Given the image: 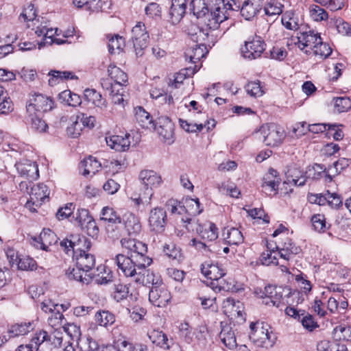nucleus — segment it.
I'll use <instances>...</instances> for the list:
<instances>
[{
  "instance_id": "nucleus-30",
  "label": "nucleus",
  "mask_w": 351,
  "mask_h": 351,
  "mask_svg": "<svg viewBox=\"0 0 351 351\" xmlns=\"http://www.w3.org/2000/svg\"><path fill=\"white\" fill-rule=\"evenodd\" d=\"M134 116L136 122L143 128L152 130L154 128V121L152 117L143 107L137 106L134 108Z\"/></svg>"
},
{
  "instance_id": "nucleus-8",
  "label": "nucleus",
  "mask_w": 351,
  "mask_h": 351,
  "mask_svg": "<svg viewBox=\"0 0 351 351\" xmlns=\"http://www.w3.org/2000/svg\"><path fill=\"white\" fill-rule=\"evenodd\" d=\"M53 101L42 94H34L29 96L26 104V112L29 114H43L53 108Z\"/></svg>"
},
{
  "instance_id": "nucleus-2",
  "label": "nucleus",
  "mask_w": 351,
  "mask_h": 351,
  "mask_svg": "<svg viewBox=\"0 0 351 351\" xmlns=\"http://www.w3.org/2000/svg\"><path fill=\"white\" fill-rule=\"evenodd\" d=\"M211 33H209L207 29L199 30V34L197 37L199 40L197 42L200 41L201 39L204 42L198 45L196 44L187 50L185 53L186 60H188L189 62L196 63L206 56L208 52L207 45L209 47H211V45H214L217 37V34Z\"/></svg>"
},
{
  "instance_id": "nucleus-43",
  "label": "nucleus",
  "mask_w": 351,
  "mask_h": 351,
  "mask_svg": "<svg viewBox=\"0 0 351 351\" xmlns=\"http://www.w3.org/2000/svg\"><path fill=\"white\" fill-rule=\"evenodd\" d=\"M80 242H84V243H85L86 237L80 234H72L69 237L63 239L60 242V246L64 249L66 253H69L70 251L73 252L75 248V245L79 244Z\"/></svg>"
},
{
  "instance_id": "nucleus-47",
  "label": "nucleus",
  "mask_w": 351,
  "mask_h": 351,
  "mask_svg": "<svg viewBox=\"0 0 351 351\" xmlns=\"http://www.w3.org/2000/svg\"><path fill=\"white\" fill-rule=\"evenodd\" d=\"M82 130V126L79 117L77 114L71 116L69 119V125L66 128L67 134L71 138H77L80 135Z\"/></svg>"
},
{
  "instance_id": "nucleus-28",
  "label": "nucleus",
  "mask_w": 351,
  "mask_h": 351,
  "mask_svg": "<svg viewBox=\"0 0 351 351\" xmlns=\"http://www.w3.org/2000/svg\"><path fill=\"white\" fill-rule=\"evenodd\" d=\"M187 0H172L169 14L173 24L178 23L186 13Z\"/></svg>"
},
{
  "instance_id": "nucleus-12",
  "label": "nucleus",
  "mask_w": 351,
  "mask_h": 351,
  "mask_svg": "<svg viewBox=\"0 0 351 351\" xmlns=\"http://www.w3.org/2000/svg\"><path fill=\"white\" fill-rule=\"evenodd\" d=\"M294 43L301 50H304L305 53H308L309 50H313L315 46L320 43L322 40L320 34L315 33L314 31L300 32V35L293 38Z\"/></svg>"
},
{
  "instance_id": "nucleus-33",
  "label": "nucleus",
  "mask_w": 351,
  "mask_h": 351,
  "mask_svg": "<svg viewBox=\"0 0 351 351\" xmlns=\"http://www.w3.org/2000/svg\"><path fill=\"white\" fill-rule=\"evenodd\" d=\"M222 236L224 241L229 245H238L243 242L244 237L242 232L237 228H225Z\"/></svg>"
},
{
  "instance_id": "nucleus-39",
  "label": "nucleus",
  "mask_w": 351,
  "mask_h": 351,
  "mask_svg": "<svg viewBox=\"0 0 351 351\" xmlns=\"http://www.w3.org/2000/svg\"><path fill=\"white\" fill-rule=\"evenodd\" d=\"M84 95L88 101L91 102L93 105L101 110H104L107 107L106 99L102 98L101 95L95 89H85Z\"/></svg>"
},
{
  "instance_id": "nucleus-55",
  "label": "nucleus",
  "mask_w": 351,
  "mask_h": 351,
  "mask_svg": "<svg viewBox=\"0 0 351 351\" xmlns=\"http://www.w3.org/2000/svg\"><path fill=\"white\" fill-rule=\"evenodd\" d=\"M101 85L104 88L110 91V95H112V101L114 104L119 105L123 104V95L122 93H119V90H117V93H114L115 87L108 80H104L101 83Z\"/></svg>"
},
{
  "instance_id": "nucleus-29",
  "label": "nucleus",
  "mask_w": 351,
  "mask_h": 351,
  "mask_svg": "<svg viewBox=\"0 0 351 351\" xmlns=\"http://www.w3.org/2000/svg\"><path fill=\"white\" fill-rule=\"evenodd\" d=\"M43 114L38 113H27L25 117L27 123L30 126L31 129L38 133L46 132L48 130V125L42 118Z\"/></svg>"
},
{
  "instance_id": "nucleus-45",
  "label": "nucleus",
  "mask_w": 351,
  "mask_h": 351,
  "mask_svg": "<svg viewBox=\"0 0 351 351\" xmlns=\"http://www.w3.org/2000/svg\"><path fill=\"white\" fill-rule=\"evenodd\" d=\"M197 71V66L195 65L194 68H186L181 70L178 73L175 74L174 80L171 83V86L175 88H179L180 85L182 84L183 81L191 75L195 74V73Z\"/></svg>"
},
{
  "instance_id": "nucleus-63",
  "label": "nucleus",
  "mask_w": 351,
  "mask_h": 351,
  "mask_svg": "<svg viewBox=\"0 0 351 351\" xmlns=\"http://www.w3.org/2000/svg\"><path fill=\"white\" fill-rule=\"evenodd\" d=\"M18 269L21 270H34L36 269V261L29 256H20L16 264Z\"/></svg>"
},
{
  "instance_id": "nucleus-32",
  "label": "nucleus",
  "mask_w": 351,
  "mask_h": 351,
  "mask_svg": "<svg viewBox=\"0 0 351 351\" xmlns=\"http://www.w3.org/2000/svg\"><path fill=\"white\" fill-rule=\"evenodd\" d=\"M306 180H318L323 176H325L326 182H331L332 180V176L329 173L328 170L326 171V168L319 164H315L312 167H308L306 171Z\"/></svg>"
},
{
  "instance_id": "nucleus-41",
  "label": "nucleus",
  "mask_w": 351,
  "mask_h": 351,
  "mask_svg": "<svg viewBox=\"0 0 351 351\" xmlns=\"http://www.w3.org/2000/svg\"><path fill=\"white\" fill-rule=\"evenodd\" d=\"M154 195V192L151 191L150 188H143L141 186L139 193L134 194L131 199L134 202L136 206L139 205H149L151 199Z\"/></svg>"
},
{
  "instance_id": "nucleus-53",
  "label": "nucleus",
  "mask_w": 351,
  "mask_h": 351,
  "mask_svg": "<svg viewBox=\"0 0 351 351\" xmlns=\"http://www.w3.org/2000/svg\"><path fill=\"white\" fill-rule=\"evenodd\" d=\"M79 348L82 351H99L100 346L96 340L90 336L82 338L79 343Z\"/></svg>"
},
{
  "instance_id": "nucleus-3",
  "label": "nucleus",
  "mask_w": 351,
  "mask_h": 351,
  "mask_svg": "<svg viewBox=\"0 0 351 351\" xmlns=\"http://www.w3.org/2000/svg\"><path fill=\"white\" fill-rule=\"evenodd\" d=\"M202 274L208 279L211 280L217 281V285L213 287V289L216 291L224 290L227 291L236 292L238 289L231 283L228 282L225 285L223 280H221L226 274L224 270L219 267L217 264H213L209 261H206L201 265Z\"/></svg>"
},
{
  "instance_id": "nucleus-59",
  "label": "nucleus",
  "mask_w": 351,
  "mask_h": 351,
  "mask_svg": "<svg viewBox=\"0 0 351 351\" xmlns=\"http://www.w3.org/2000/svg\"><path fill=\"white\" fill-rule=\"evenodd\" d=\"M73 218L82 228H84V226L93 219L89 211L85 208L78 209L73 215Z\"/></svg>"
},
{
  "instance_id": "nucleus-1",
  "label": "nucleus",
  "mask_w": 351,
  "mask_h": 351,
  "mask_svg": "<svg viewBox=\"0 0 351 351\" xmlns=\"http://www.w3.org/2000/svg\"><path fill=\"white\" fill-rule=\"evenodd\" d=\"M121 243L128 250L127 255L117 254L114 263L125 277L132 278L134 282L143 286L158 287L163 284L159 275L146 269L152 259L147 256V247L145 243L134 239H122Z\"/></svg>"
},
{
  "instance_id": "nucleus-50",
  "label": "nucleus",
  "mask_w": 351,
  "mask_h": 351,
  "mask_svg": "<svg viewBox=\"0 0 351 351\" xmlns=\"http://www.w3.org/2000/svg\"><path fill=\"white\" fill-rule=\"evenodd\" d=\"M311 223L315 230L319 232H324L330 227V224L326 221L324 215L316 214L311 217Z\"/></svg>"
},
{
  "instance_id": "nucleus-48",
  "label": "nucleus",
  "mask_w": 351,
  "mask_h": 351,
  "mask_svg": "<svg viewBox=\"0 0 351 351\" xmlns=\"http://www.w3.org/2000/svg\"><path fill=\"white\" fill-rule=\"evenodd\" d=\"M49 75L51 76L49 84L51 86L58 83V80L77 79V76L70 71H51Z\"/></svg>"
},
{
  "instance_id": "nucleus-20",
  "label": "nucleus",
  "mask_w": 351,
  "mask_h": 351,
  "mask_svg": "<svg viewBox=\"0 0 351 351\" xmlns=\"http://www.w3.org/2000/svg\"><path fill=\"white\" fill-rule=\"evenodd\" d=\"M139 180L141 181V186L143 188H150L151 191L159 187L162 180L161 176L153 170H143L140 172Z\"/></svg>"
},
{
  "instance_id": "nucleus-46",
  "label": "nucleus",
  "mask_w": 351,
  "mask_h": 351,
  "mask_svg": "<svg viewBox=\"0 0 351 351\" xmlns=\"http://www.w3.org/2000/svg\"><path fill=\"white\" fill-rule=\"evenodd\" d=\"M190 10L197 18L204 16L208 12V8L205 0H191Z\"/></svg>"
},
{
  "instance_id": "nucleus-9",
  "label": "nucleus",
  "mask_w": 351,
  "mask_h": 351,
  "mask_svg": "<svg viewBox=\"0 0 351 351\" xmlns=\"http://www.w3.org/2000/svg\"><path fill=\"white\" fill-rule=\"evenodd\" d=\"M149 36L145 24L138 22L132 29V40L137 57H141L148 45Z\"/></svg>"
},
{
  "instance_id": "nucleus-22",
  "label": "nucleus",
  "mask_w": 351,
  "mask_h": 351,
  "mask_svg": "<svg viewBox=\"0 0 351 351\" xmlns=\"http://www.w3.org/2000/svg\"><path fill=\"white\" fill-rule=\"evenodd\" d=\"M149 340L157 346L165 349L169 350L175 346L172 339H169L167 334L159 330H152L147 332Z\"/></svg>"
},
{
  "instance_id": "nucleus-17",
  "label": "nucleus",
  "mask_w": 351,
  "mask_h": 351,
  "mask_svg": "<svg viewBox=\"0 0 351 351\" xmlns=\"http://www.w3.org/2000/svg\"><path fill=\"white\" fill-rule=\"evenodd\" d=\"M222 309L223 313L231 319L240 318L244 320L243 304L239 300L228 298L223 301Z\"/></svg>"
},
{
  "instance_id": "nucleus-31",
  "label": "nucleus",
  "mask_w": 351,
  "mask_h": 351,
  "mask_svg": "<svg viewBox=\"0 0 351 351\" xmlns=\"http://www.w3.org/2000/svg\"><path fill=\"white\" fill-rule=\"evenodd\" d=\"M73 257L75 258L77 267L88 274H90V270L95 265V258L93 254L84 252L82 254L75 255Z\"/></svg>"
},
{
  "instance_id": "nucleus-62",
  "label": "nucleus",
  "mask_w": 351,
  "mask_h": 351,
  "mask_svg": "<svg viewBox=\"0 0 351 351\" xmlns=\"http://www.w3.org/2000/svg\"><path fill=\"white\" fill-rule=\"evenodd\" d=\"M311 17L315 21L326 20L328 17V13L320 6L312 5L309 8Z\"/></svg>"
},
{
  "instance_id": "nucleus-49",
  "label": "nucleus",
  "mask_w": 351,
  "mask_h": 351,
  "mask_svg": "<svg viewBox=\"0 0 351 351\" xmlns=\"http://www.w3.org/2000/svg\"><path fill=\"white\" fill-rule=\"evenodd\" d=\"M283 5L276 1H270L266 3L263 8L265 14L273 20L274 17L278 16L282 12Z\"/></svg>"
},
{
  "instance_id": "nucleus-42",
  "label": "nucleus",
  "mask_w": 351,
  "mask_h": 351,
  "mask_svg": "<svg viewBox=\"0 0 351 351\" xmlns=\"http://www.w3.org/2000/svg\"><path fill=\"white\" fill-rule=\"evenodd\" d=\"M34 329V326L33 322H22L12 325L8 329V332L10 334V337H17L25 335Z\"/></svg>"
},
{
  "instance_id": "nucleus-14",
  "label": "nucleus",
  "mask_w": 351,
  "mask_h": 351,
  "mask_svg": "<svg viewBox=\"0 0 351 351\" xmlns=\"http://www.w3.org/2000/svg\"><path fill=\"white\" fill-rule=\"evenodd\" d=\"M251 332L250 337L254 341H261V343H266V341L269 342L273 341L272 332H269V326L267 324L263 322H252L250 326Z\"/></svg>"
},
{
  "instance_id": "nucleus-37",
  "label": "nucleus",
  "mask_w": 351,
  "mask_h": 351,
  "mask_svg": "<svg viewBox=\"0 0 351 351\" xmlns=\"http://www.w3.org/2000/svg\"><path fill=\"white\" fill-rule=\"evenodd\" d=\"M328 125L329 124L315 123L307 125L306 123L303 122L297 124L296 127L293 128V131L295 133H297L301 128V131L298 134V135L300 136L304 134L306 130L314 134L322 133L328 130Z\"/></svg>"
},
{
  "instance_id": "nucleus-7",
  "label": "nucleus",
  "mask_w": 351,
  "mask_h": 351,
  "mask_svg": "<svg viewBox=\"0 0 351 351\" xmlns=\"http://www.w3.org/2000/svg\"><path fill=\"white\" fill-rule=\"evenodd\" d=\"M265 41L258 36L249 38L241 47L242 56L249 60H253L261 57L265 50Z\"/></svg>"
},
{
  "instance_id": "nucleus-23",
  "label": "nucleus",
  "mask_w": 351,
  "mask_h": 351,
  "mask_svg": "<svg viewBox=\"0 0 351 351\" xmlns=\"http://www.w3.org/2000/svg\"><path fill=\"white\" fill-rule=\"evenodd\" d=\"M265 292L266 298L270 300L272 306L280 308V310L285 307L286 302L282 297L280 287L268 285L265 287Z\"/></svg>"
},
{
  "instance_id": "nucleus-56",
  "label": "nucleus",
  "mask_w": 351,
  "mask_h": 351,
  "mask_svg": "<svg viewBox=\"0 0 351 351\" xmlns=\"http://www.w3.org/2000/svg\"><path fill=\"white\" fill-rule=\"evenodd\" d=\"M95 321L97 324L101 326H107L112 324L114 321V315L107 311L97 312L95 314Z\"/></svg>"
},
{
  "instance_id": "nucleus-64",
  "label": "nucleus",
  "mask_w": 351,
  "mask_h": 351,
  "mask_svg": "<svg viewBox=\"0 0 351 351\" xmlns=\"http://www.w3.org/2000/svg\"><path fill=\"white\" fill-rule=\"evenodd\" d=\"M245 90L252 97H260L264 93L259 80L250 82L245 86Z\"/></svg>"
},
{
  "instance_id": "nucleus-13",
  "label": "nucleus",
  "mask_w": 351,
  "mask_h": 351,
  "mask_svg": "<svg viewBox=\"0 0 351 351\" xmlns=\"http://www.w3.org/2000/svg\"><path fill=\"white\" fill-rule=\"evenodd\" d=\"M171 300L169 291L164 284L152 287L149 293V300L157 307L165 306Z\"/></svg>"
},
{
  "instance_id": "nucleus-15",
  "label": "nucleus",
  "mask_w": 351,
  "mask_h": 351,
  "mask_svg": "<svg viewBox=\"0 0 351 351\" xmlns=\"http://www.w3.org/2000/svg\"><path fill=\"white\" fill-rule=\"evenodd\" d=\"M166 223L167 213L164 209L155 208L151 210L149 224L152 231L156 233H162L165 231Z\"/></svg>"
},
{
  "instance_id": "nucleus-51",
  "label": "nucleus",
  "mask_w": 351,
  "mask_h": 351,
  "mask_svg": "<svg viewBox=\"0 0 351 351\" xmlns=\"http://www.w3.org/2000/svg\"><path fill=\"white\" fill-rule=\"evenodd\" d=\"M184 204V206L186 210L184 213H187L190 216L199 215L203 210L198 199H186Z\"/></svg>"
},
{
  "instance_id": "nucleus-58",
  "label": "nucleus",
  "mask_w": 351,
  "mask_h": 351,
  "mask_svg": "<svg viewBox=\"0 0 351 351\" xmlns=\"http://www.w3.org/2000/svg\"><path fill=\"white\" fill-rule=\"evenodd\" d=\"M335 110L338 113L348 112L351 109V100L347 97H340L334 99Z\"/></svg>"
},
{
  "instance_id": "nucleus-60",
  "label": "nucleus",
  "mask_w": 351,
  "mask_h": 351,
  "mask_svg": "<svg viewBox=\"0 0 351 351\" xmlns=\"http://www.w3.org/2000/svg\"><path fill=\"white\" fill-rule=\"evenodd\" d=\"M124 46L125 40L122 36L116 35L109 40L108 49L111 53H119Z\"/></svg>"
},
{
  "instance_id": "nucleus-11",
  "label": "nucleus",
  "mask_w": 351,
  "mask_h": 351,
  "mask_svg": "<svg viewBox=\"0 0 351 351\" xmlns=\"http://www.w3.org/2000/svg\"><path fill=\"white\" fill-rule=\"evenodd\" d=\"M308 200L311 204L319 206L328 204L332 208H338L343 204L341 197L337 193H330L329 191L322 193L308 194Z\"/></svg>"
},
{
  "instance_id": "nucleus-38",
  "label": "nucleus",
  "mask_w": 351,
  "mask_h": 351,
  "mask_svg": "<svg viewBox=\"0 0 351 351\" xmlns=\"http://www.w3.org/2000/svg\"><path fill=\"white\" fill-rule=\"evenodd\" d=\"M101 164L94 157L90 156L80 163V168L83 169V175H95L99 171Z\"/></svg>"
},
{
  "instance_id": "nucleus-10",
  "label": "nucleus",
  "mask_w": 351,
  "mask_h": 351,
  "mask_svg": "<svg viewBox=\"0 0 351 351\" xmlns=\"http://www.w3.org/2000/svg\"><path fill=\"white\" fill-rule=\"evenodd\" d=\"M49 191L45 184L39 183L34 185L31 188L30 199L26 202L25 207L32 212H36V207L40 206L44 200L49 197Z\"/></svg>"
},
{
  "instance_id": "nucleus-21",
  "label": "nucleus",
  "mask_w": 351,
  "mask_h": 351,
  "mask_svg": "<svg viewBox=\"0 0 351 351\" xmlns=\"http://www.w3.org/2000/svg\"><path fill=\"white\" fill-rule=\"evenodd\" d=\"M208 17L206 29L209 33L213 34V32L218 29L219 25L228 19L229 13L221 7H217L208 15Z\"/></svg>"
},
{
  "instance_id": "nucleus-25",
  "label": "nucleus",
  "mask_w": 351,
  "mask_h": 351,
  "mask_svg": "<svg viewBox=\"0 0 351 351\" xmlns=\"http://www.w3.org/2000/svg\"><path fill=\"white\" fill-rule=\"evenodd\" d=\"M125 230L129 235H136L141 230L139 218L132 213H126L123 216Z\"/></svg>"
},
{
  "instance_id": "nucleus-6",
  "label": "nucleus",
  "mask_w": 351,
  "mask_h": 351,
  "mask_svg": "<svg viewBox=\"0 0 351 351\" xmlns=\"http://www.w3.org/2000/svg\"><path fill=\"white\" fill-rule=\"evenodd\" d=\"M259 132L263 138V143L267 146H278L285 139L286 134L285 130L274 123L263 125Z\"/></svg>"
},
{
  "instance_id": "nucleus-57",
  "label": "nucleus",
  "mask_w": 351,
  "mask_h": 351,
  "mask_svg": "<svg viewBox=\"0 0 351 351\" xmlns=\"http://www.w3.org/2000/svg\"><path fill=\"white\" fill-rule=\"evenodd\" d=\"M0 99V114H6L14 110V105L8 95V92L4 89L3 94H1Z\"/></svg>"
},
{
  "instance_id": "nucleus-52",
  "label": "nucleus",
  "mask_w": 351,
  "mask_h": 351,
  "mask_svg": "<svg viewBox=\"0 0 351 351\" xmlns=\"http://www.w3.org/2000/svg\"><path fill=\"white\" fill-rule=\"evenodd\" d=\"M336 340L351 341V327L343 324L336 326L333 330Z\"/></svg>"
},
{
  "instance_id": "nucleus-24",
  "label": "nucleus",
  "mask_w": 351,
  "mask_h": 351,
  "mask_svg": "<svg viewBox=\"0 0 351 351\" xmlns=\"http://www.w3.org/2000/svg\"><path fill=\"white\" fill-rule=\"evenodd\" d=\"M219 337L221 343L227 348L232 350L237 348L238 344L237 343L235 332L230 325L227 324L223 325L221 324V330Z\"/></svg>"
},
{
  "instance_id": "nucleus-4",
  "label": "nucleus",
  "mask_w": 351,
  "mask_h": 351,
  "mask_svg": "<svg viewBox=\"0 0 351 351\" xmlns=\"http://www.w3.org/2000/svg\"><path fill=\"white\" fill-rule=\"evenodd\" d=\"M62 341L61 332L56 331L53 334H49L45 330L36 331L29 341L35 351H45V349L51 345L56 347L60 346Z\"/></svg>"
},
{
  "instance_id": "nucleus-40",
  "label": "nucleus",
  "mask_w": 351,
  "mask_h": 351,
  "mask_svg": "<svg viewBox=\"0 0 351 351\" xmlns=\"http://www.w3.org/2000/svg\"><path fill=\"white\" fill-rule=\"evenodd\" d=\"M306 182V172L304 173L298 169H289L287 171L286 183L293 184L295 186H302Z\"/></svg>"
},
{
  "instance_id": "nucleus-16",
  "label": "nucleus",
  "mask_w": 351,
  "mask_h": 351,
  "mask_svg": "<svg viewBox=\"0 0 351 351\" xmlns=\"http://www.w3.org/2000/svg\"><path fill=\"white\" fill-rule=\"evenodd\" d=\"M154 129L165 141L173 142L174 125L171 119L166 116H161L154 123Z\"/></svg>"
},
{
  "instance_id": "nucleus-19",
  "label": "nucleus",
  "mask_w": 351,
  "mask_h": 351,
  "mask_svg": "<svg viewBox=\"0 0 351 351\" xmlns=\"http://www.w3.org/2000/svg\"><path fill=\"white\" fill-rule=\"evenodd\" d=\"M58 242L55 232L50 229H43L38 238L33 239V245L36 247L49 251V247Z\"/></svg>"
},
{
  "instance_id": "nucleus-34",
  "label": "nucleus",
  "mask_w": 351,
  "mask_h": 351,
  "mask_svg": "<svg viewBox=\"0 0 351 351\" xmlns=\"http://www.w3.org/2000/svg\"><path fill=\"white\" fill-rule=\"evenodd\" d=\"M101 220L108 223L106 226L108 232L110 229L112 231H114L113 226L117 223L119 224L121 222L120 217L117 215L114 209L108 206L103 208Z\"/></svg>"
},
{
  "instance_id": "nucleus-5",
  "label": "nucleus",
  "mask_w": 351,
  "mask_h": 351,
  "mask_svg": "<svg viewBox=\"0 0 351 351\" xmlns=\"http://www.w3.org/2000/svg\"><path fill=\"white\" fill-rule=\"evenodd\" d=\"M182 221L185 224V227L188 230L194 231L202 237V239L213 241L218 237V228L215 223L208 222L204 225L197 223L195 219L190 217L182 218Z\"/></svg>"
},
{
  "instance_id": "nucleus-18",
  "label": "nucleus",
  "mask_w": 351,
  "mask_h": 351,
  "mask_svg": "<svg viewBox=\"0 0 351 351\" xmlns=\"http://www.w3.org/2000/svg\"><path fill=\"white\" fill-rule=\"evenodd\" d=\"M18 173L28 180H36L39 177L38 165L35 162L23 160L15 164Z\"/></svg>"
},
{
  "instance_id": "nucleus-54",
  "label": "nucleus",
  "mask_w": 351,
  "mask_h": 351,
  "mask_svg": "<svg viewBox=\"0 0 351 351\" xmlns=\"http://www.w3.org/2000/svg\"><path fill=\"white\" fill-rule=\"evenodd\" d=\"M312 51L313 54L321 60L328 58L332 53V49L330 45L323 42L322 40Z\"/></svg>"
},
{
  "instance_id": "nucleus-36",
  "label": "nucleus",
  "mask_w": 351,
  "mask_h": 351,
  "mask_svg": "<svg viewBox=\"0 0 351 351\" xmlns=\"http://www.w3.org/2000/svg\"><path fill=\"white\" fill-rule=\"evenodd\" d=\"M129 295L130 287L128 285L118 282L111 287L110 296L117 302L126 300Z\"/></svg>"
},
{
  "instance_id": "nucleus-44",
  "label": "nucleus",
  "mask_w": 351,
  "mask_h": 351,
  "mask_svg": "<svg viewBox=\"0 0 351 351\" xmlns=\"http://www.w3.org/2000/svg\"><path fill=\"white\" fill-rule=\"evenodd\" d=\"M68 276L70 279H73L86 285L89 284L93 280V276L90 274H88L77 266L69 271Z\"/></svg>"
},
{
  "instance_id": "nucleus-61",
  "label": "nucleus",
  "mask_w": 351,
  "mask_h": 351,
  "mask_svg": "<svg viewBox=\"0 0 351 351\" xmlns=\"http://www.w3.org/2000/svg\"><path fill=\"white\" fill-rule=\"evenodd\" d=\"M60 96L69 106L75 107L81 104L82 100L80 95L73 93L70 90L62 92Z\"/></svg>"
},
{
  "instance_id": "nucleus-35",
  "label": "nucleus",
  "mask_w": 351,
  "mask_h": 351,
  "mask_svg": "<svg viewBox=\"0 0 351 351\" xmlns=\"http://www.w3.org/2000/svg\"><path fill=\"white\" fill-rule=\"evenodd\" d=\"M108 75L111 80H114L115 84H113L114 87L118 85L120 86H127L128 84V75L120 68L114 64L109 65L108 68Z\"/></svg>"
},
{
  "instance_id": "nucleus-27",
  "label": "nucleus",
  "mask_w": 351,
  "mask_h": 351,
  "mask_svg": "<svg viewBox=\"0 0 351 351\" xmlns=\"http://www.w3.org/2000/svg\"><path fill=\"white\" fill-rule=\"evenodd\" d=\"M262 0H248L241 7V14L246 20H251L262 10Z\"/></svg>"
},
{
  "instance_id": "nucleus-26",
  "label": "nucleus",
  "mask_w": 351,
  "mask_h": 351,
  "mask_svg": "<svg viewBox=\"0 0 351 351\" xmlns=\"http://www.w3.org/2000/svg\"><path fill=\"white\" fill-rule=\"evenodd\" d=\"M130 135L125 134L123 135H113L106 138V143L112 149L118 152H124L129 149L130 146Z\"/></svg>"
}]
</instances>
